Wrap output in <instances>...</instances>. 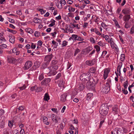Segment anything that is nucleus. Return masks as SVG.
<instances>
[{
    "label": "nucleus",
    "instance_id": "f257e3e1",
    "mask_svg": "<svg viewBox=\"0 0 134 134\" xmlns=\"http://www.w3.org/2000/svg\"><path fill=\"white\" fill-rule=\"evenodd\" d=\"M109 108L106 104H102L100 108L99 112L100 114L103 116L106 115L108 113Z\"/></svg>",
    "mask_w": 134,
    "mask_h": 134
},
{
    "label": "nucleus",
    "instance_id": "f03ea898",
    "mask_svg": "<svg viewBox=\"0 0 134 134\" xmlns=\"http://www.w3.org/2000/svg\"><path fill=\"white\" fill-rule=\"evenodd\" d=\"M91 78V74L88 72L83 73L80 76V80L84 82L88 81Z\"/></svg>",
    "mask_w": 134,
    "mask_h": 134
},
{
    "label": "nucleus",
    "instance_id": "7ed1b4c3",
    "mask_svg": "<svg viewBox=\"0 0 134 134\" xmlns=\"http://www.w3.org/2000/svg\"><path fill=\"white\" fill-rule=\"evenodd\" d=\"M95 83V81H94L93 78H92L90 79V80L88 81L86 84L87 88L90 90L93 89L94 88V86Z\"/></svg>",
    "mask_w": 134,
    "mask_h": 134
},
{
    "label": "nucleus",
    "instance_id": "20e7f679",
    "mask_svg": "<svg viewBox=\"0 0 134 134\" xmlns=\"http://www.w3.org/2000/svg\"><path fill=\"white\" fill-rule=\"evenodd\" d=\"M110 71V69L108 68H106L104 69L103 78L104 80H106L108 77V74Z\"/></svg>",
    "mask_w": 134,
    "mask_h": 134
},
{
    "label": "nucleus",
    "instance_id": "39448f33",
    "mask_svg": "<svg viewBox=\"0 0 134 134\" xmlns=\"http://www.w3.org/2000/svg\"><path fill=\"white\" fill-rule=\"evenodd\" d=\"M32 63L31 61H27L25 64L24 69H28L32 66Z\"/></svg>",
    "mask_w": 134,
    "mask_h": 134
},
{
    "label": "nucleus",
    "instance_id": "423d86ee",
    "mask_svg": "<svg viewBox=\"0 0 134 134\" xmlns=\"http://www.w3.org/2000/svg\"><path fill=\"white\" fill-rule=\"evenodd\" d=\"M8 62L10 63H15L16 59L14 58L11 56H8L7 57Z\"/></svg>",
    "mask_w": 134,
    "mask_h": 134
},
{
    "label": "nucleus",
    "instance_id": "0eeeda50",
    "mask_svg": "<svg viewBox=\"0 0 134 134\" xmlns=\"http://www.w3.org/2000/svg\"><path fill=\"white\" fill-rule=\"evenodd\" d=\"M96 60L95 59H92L91 60H87L85 63L88 65L92 66L94 65L96 63Z\"/></svg>",
    "mask_w": 134,
    "mask_h": 134
},
{
    "label": "nucleus",
    "instance_id": "6e6552de",
    "mask_svg": "<svg viewBox=\"0 0 134 134\" xmlns=\"http://www.w3.org/2000/svg\"><path fill=\"white\" fill-rule=\"evenodd\" d=\"M122 12L124 14H130L131 10L130 7H127L124 8L122 10Z\"/></svg>",
    "mask_w": 134,
    "mask_h": 134
},
{
    "label": "nucleus",
    "instance_id": "1a4fd4ad",
    "mask_svg": "<svg viewBox=\"0 0 134 134\" xmlns=\"http://www.w3.org/2000/svg\"><path fill=\"white\" fill-rule=\"evenodd\" d=\"M53 57V56L52 54L47 55L44 58L45 61L48 63H49Z\"/></svg>",
    "mask_w": 134,
    "mask_h": 134
},
{
    "label": "nucleus",
    "instance_id": "9d476101",
    "mask_svg": "<svg viewBox=\"0 0 134 134\" xmlns=\"http://www.w3.org/2000/svg\"><path fill=\"white\" fill-rule=\"evenodd\" d=\"M118 108L117 105H114L112 108V112L114 114H116L118 113Z\"/></svg>",
    "mask_w": 134,
    "mask_h": 134
},
{
    "label": "nucleus",
    "instance_id": "9b49d317",
    "mask_svg": "<svg viewBox=\"0 0 134 134\" xmlns=\"http://www.w3.org/2000/svg\"><path fill=\"white\" fill-rule=\"evenodd\" d=\"M3 134H12V131L8 128L4 129L3 130Z\"/></svg>",
    "mask_w": 134,
    "mask_h": 134
},
{
    "label": "nucleus",
    "instance_id": "f8f14e48",
    "mask_svg": "<svg viewBox=\"0 0 134 134\" xmlns=\"http://www.w3.org/2000/svg\"><path fill=\"white\" fill-rule=\"evenodd\" d=\"M51 80V79L50 78H45L41 82V84L42 85H45L49 82Z\"/></svg>",
    "mask_w": 134,
    "mask_h": 134
},
{
    "label": "nucleus",
    "instance_id": "ddd939ff",
    "mask_svg": "<svg viewBox=\"0 0 134 134\" xmlns=\"http://www.w3.org/2000/svg\"><path fill=\"white\" fill-rule=\"evenodd\" d=\"M122 62H120L118 64L117 68V71L118 73H117V74L119 76H120L121 75V68L122 67Z\"/></svg>",
    "mask_w": 134,
    "mask_h": 134
},
{
    "label": "nucleus",
    "instance_id": "4468645a",
    "mask_svg": "<svg viewBox=\"0 0 134 134\" xmlns=\"http://www.w3.org/2000/svg\"><path fill=\"white\" fill-rule=\"evenodd\" d=\"M48 68L51 71H54L58 69V66L57 65L51 66Z\"/></svg>",
    "mask_w": 134,
    "mask_h": 134
},
{
    "label": "nucleus",
    "instance_id": "2eb2a0df",
    "mask_svg": "<svg viewBox=\"0 0 134 134\" xmlns=\"http://www.w3.org/2000/svg\"><path fill=\"white\" fill-rule=\"evenodd\" d=\"M9 42L12 43H14L15 40V38L14 36L12 35H9Z\"/></svg>",
    "mask_w": 134,
    "mask_h": 134
},
{
    "label": "nucleus",
    "instance_id": "dca6fc26",
    "mask_svg": "<svg viewBox=\"0 0 134 134\" xmlns=\"http://www.w3.org/2000/svg\"><path fill=\"white\" fill-rule=\"evenodd\" d=\"M52 121L53 122H55V123H57L58 122V120L57 119V117L56 115L52 114Z\"/></svg>",
    "mask_w": 134,
    "mask_h": 134
},
{
    "label": "nucleus",
    "instance_id": "f3484780",
    "mask_svg": "<svg viewBox=\"0 0 134 134\" xmlns=\"http://www.w3.org/2000/svg\"><path fill=\"white\" fill-rule=\"evenodd\" d=\"M85 88V84L84 83H80L78 86V89L80 91H82Z\"/></svg>",
    "mask_w": 134,
    "mask_h": 134
},
{
    "label": "nucleus",
    "instance_id": "a211bd4d",
    "mask_svg": "<svg viewBox=\"0 0 134 134\" xmlns=\"http://www.w3.org/2000/svg\"><path fill=\"white\" fill-rule=\"evenodd\" d=\"M33 21L34 23L39 24H41L42 23L41 20L35 17L34 18Z\"/></svg>",
    "mask_w": 134,
    "mask_h": 134
},
{
    "label": "nucleus",
    "instance_id": "6ab92c4d",
    "mask_svg": "<svg viewBox=\"0 0 134 134\" xmlns=\"http://www.w3.org/2000/svg\"><path fill=\"white\" fill-rule=\"evenodd\" d=\"M96 68L94 67H92L91 68H90L87 72L90 73L94 74L96 72Z\"/></svg>",
    "mask_w": 134,
    "mask_h": 134
},
{
    "label": "nucleus",
    "instance_id": "aec40b11",
    "mask_svg": "<svg viewBox=\"0 0 134 134\" xmlns=\"http://www.w3.org/2000/svg\"><path fill=\"white\" fill-rule=\"evenodd\" d=\"M58 84L59 87H63L65 84V82L63 80H60L58 81Z\"/></svg>",
    "mask_w": 134,
    "mask_h": 134
},
{
    "label": "nucleus",
    "instance_id": "412c9836",
    "mask_svg": "<svg viewBox=\"0 0 134 134\" xmlns=\"http://www.w3.org/2000/svg\"><path fill=\"white\" fill-rule=\"evenodd\" d=\"M43 121L44 123L46 125H48L49 124V122L48 121V118L46 116L43 117Z\"/></svg>",
    "mask_w": 134,
    "mask_h": 134
},
{
    "label": "nucleus",
    "instance_id": "4be33fe9",
    "mask_svg": "<svg viewBox=\"0 0 134 134\" xmlns=\"http://www.w3.org/2000/svg\"><path fill=\"white\" fill-rule=\"evenodd\" d=\"M66 93L62 94L60 97V99L63 102H65L66 100V97L67 96Z\"/></svg>",
    "mask_w": 134,
    "mask_h": 134
},
{
    "label": "nucleus",
    "instance_id": "5701e85b",
    "mask_svg": "<svg viewBox=\"0 0 134 134\" xmlns=\"http://www.w3.org/2000/svg\"><path fill=\"white\" fill-rule=\"evenodd\" d=\"M110 87L109 86H106L105 85L103 89V92L105 93L108 92L110 90Z\"/></svg>",
    "mask_w": 134,
    "mask_h": 134
},
{
    "label": "nucleus",
    "instance_id": "b1692460",
    "mask_svg": "<svg viewBox=\"0 0 134 134\" xmlns=\"http://www.w3.org/2000/svg\"><path fill=\"white\" fill-rule=\"evenodd\" d=\"M77 37V35H76L73 34L71 35V36L69 38V40H71L73 41H75L76 40Z\"/></svg>",
    "mask_w": 134,
    "mask_h": 134
},
{
    "label": "nucleus",
    "instance_id": "393cba45",
    "mask_svg": "<svg viewBox=\"0 0 134 134\" xmlns=\"http://www.w3.org/2000/svg\"><path fill=\"white\" fill-rule=\"evenodd\" d=\"M130 18V17L129 15H125L123 18L124 20L125 21H128Z\"/></svg>",
    "mask_w": 134,
    "mask_h": 134
},
{
    "label": "nucleus",
    "instance_id": "a878e982",
    "mask_svg": "<svg viewBox=\"0 0 134 134\" xmlns=\"http://www.w3.org/2000/svg\"><path fill=\"white\" fill-rule=\"evenodd\" d=\"M57 73V72L56 71H50L49 73H47V75L48 76H54Z\"/></svg>",
    "mask_w": 134,
    "mask_h": 134
},
{
    "label": "nucleus",
    "instance_id": "bb28decb",
    "mask_svg": "<svg viewBox=\"0 0 134 134\" xmlns=\"http://www.w3.org/2000/svg\"><path fill=\"white\" fill-rule=\"evenodd\" d=\"M40 64L37 61L35 62L34 63V65L33 66V67L35 69H37L40 66Z\"/></svg>",
    "mask_w": 134,
    "mask_h": 134
},
{
    "label": "nucleus",
    "instance_id": "cd10ccee",
    "mask_svg": "<svg viewBox=\"0 0 134 134\" xmlns=\"http://www.w3.org/2000/svg\"><path fill=\"white\" fill-rule=\"evenodd\" d=\"M107 82L105 85L106 86L110 87L111 85V80L110 78H108L107 79Z\"/></svg>",
    "mask_w": 134,
    "mask_h": 134
},
{
    "label": "nucleus",
    "instance_id": "c85d7f7f",
    "mask_svg": "<svg viewBox=\"0 0 134 134\" xmlns=\"http://www.w3.org/2000/svg\"><path fill=\"white\" fill-rule=\"evenodd\" d=\"M44 78V74L43 73H40L38 77V80L40 81H41Z\"/></svg>",
    "mask_w": 134,
    "mask_h": 134
},
{
    "label": "nucleus",
    "instance_id": "c756f323",
    "mask_svg": "<svg viewBox=\"0 0 134 134\" xmlns=\"http://www.w3.org/2000/svg\"><path fill=\"white\" fill-rule=\"evenodd\" d=\"M111 40H113L112 38H110V44L112 48H114L115 46H116V45L114 43L113 41H112Z\"/></svg>",
    "mask_w": 134,
    "mask_h": 134
},
{
    "label": "nucleus",
    "instance_id": "7c9ffc66",
    "mask_svg": "<svg viewBox=\"0 0 134 134\" xmlns=\"http://www.w3.org/2000/svg\"><path fill=\"white\" fill-rule=\"evenodd\" d=\"M49 97L47 93H46L44 96V99L46 101H48V100L49 99Z\"/></svg>",
    "mask_w": 134,
    "mask_h": 134
},
{
    "label": "nucleus",
    "instance_id": "2f4dec72",
    "mask_svg": "<svg viewBox=\"0 0 134 134\" xmlns=\"http://www.w3.org/2000/svg\"><path fill=\"white\" fill-rule=\"evenodd\" d=\"M94 48L96 49L97 52L99 53V52L100 50V48L99 46L98 45H96L94 46Z\"/></svg>",
    "mask_w": 134,
    "mask_h": 134
},
{
    "label": "nucleus",
    "instance_id": "473e14b6",
    "mask_svg": "<svg viewBox=\"0 0 134 134\" xmlns=\"http://www.w3.org/2000/svg\"><path fill=\"white\" fill-rule=\"evenodd\" d=\"M25 30L26 32L31 34L34 33L33 30L30 28H26Z\"/></svg>",
    "mask_w": 134,
    "mask_h": 134
},
{
    "label": "nucleus",
    "instance_id": "72a5a7b5",
    "mask_svg": "<svg viewBox=\"0 0 134 134\" xmlns=\"http://www.w3.org/2000/svg\"><path fill=\"white\" fill-rule=\"evenodd\" d=\"M93 96V94L92 93H88L87 95V99L89 100Z\"/></svg>",
    "mask_w": 134,
    "mask_h": 134
},
{
    "label": "nucleus",
    "instance_id": "f704fd0d",
    "mask_svg": "<svg viewBox=\"0 0 134 134\" xmlns=\"http://www.w3.org/2000/svg\"><path fill=\"white\" fill-rule=\"evenodd\" d=\"M125 59V55L124 54H121V55L120 60L122 62H124Z\"/></svg>",
    "mask_w": 134,
    "mask_h": 134
},
{
    "label": "nucleus",
    "instance_id": "c9c22d12",
    "mask_svg": "<svg viewBox=\"0 0 134 134\" xmlns=\"http://www.w3.org/2000/svg\"><path fill=\"white\" fill-rule=\"evenodd\" d=\"M128 80H127L123 83V86L125 89L127 88V87L128 86Z\"/></svg>",
    "mask_w": 134,
    "mask_h": 134
},
{
    "label": "nucleus",
    "instance_id": "e433bc0d",
    "mask_svg": "<svg viewBox=\"0 0 134 134\" xmlns=\"http://www.w3.org/2000/svg\"><path fill=\"white\" fill-rule=\"evenodd\" d=\"M17 49V48H14L12 51L13 52L15 53H16V55H18L20 53V52L19 51H16V50Z\"/></svg>",
    "mask_w": 134,
    "mask_h": 134
},
{
    "label": "nucleus",
    "instance_id": "4c0bfd02",
    "mask_svg": "<svg viewBox=\"0 0 134 134\" xmlns=\"http://www.w3.org/2000/svg\"><path fill=\"white\" fill-rule=\"evenodd\" d=\"M56 5L57 7L60 9H61L62 8V5L60 4L59 2H57L56 3Z\"/></svg>",
    "mask_w": 134,
    "mask_h": 134
},
{
    "label": "nucleus",
    "instance_id": "58836bf2",
    "mask_svg": "<svg viewBox=\"0 0 134 134\" xmlns=\"http://www.w3.org/2000/svg\"><path fill=\"white\" fill-rule=\"evenodd\" d=\"M7 30L8 31L12 33L13 34H15L17 33V31H16L11 30L9 28L7 29Z\"/></svg>",
    "mask_w": 134,
    "mask_h": 134
},
{
    "label": "nucleus",
    "instance_id": "ea45409f",
    "mask_svg": "<svg viewBox=\"0 0 134 134\" xmlns=\"http://www.w3.org/2000/svg\"><path fill=\"white\" fill-rule=\"evenodd\" d=\"M52 43L55 46L54 48H56L58 45V43L54 40H53L52 41Z\"/></svg>",
    "mask_w": 134,
    "mask_h": 134
},
{
    "label": "nucleus",
    "instance_id": "a19ab883",
    "mask_svg": "<svg viewBox=\"0 0 134 134\" xmlns=\"http://www.w3.org/2000/svg\"><path fill=\"white\" fill-rule=\"evenodd\" d=\"M72 27L73 28H76L77 29H80V26L79 24H73L72 25Z\"/></svg>",
    "mask_w": 134,
    "mask_h": 134
},
{
    "label": "nucleus",
    "instance_id": "79ce46f5",
    "mask_svg": "<svg viewBox=\"0 0 134 134\" xmlns=\"http://www.w3.org/2000/svg\"><path fill=\"white\" fill-rule=\"evenodd\" d=\"M81 50L79 48H76L75 50V53L74 54V56H75Z\"/></svg>",
    "mask_w": 134,
    "mask_h": 134
},
{
    "label": "nucleus",
    "instance_id": "37998d69",
    "mask_svg": "<svg viewBox=\"0 0 134 134\" xmlns=\"http://www.w3.org/2000/svg\"><path fill=\"white\" fill-rule=\"evenodd\" d=\"M97 44L98 45L102 47H104L105 46V44L104 43H103L100 41L98 42L97 43Z\"/></svg>",
    "mask_w": 134,
    "mask_h": 134
},
{
    "label": "nucleus",
    "instance_id": "c03bdc74",
    "mask_svg": "<svg viewBox=\"0 0 134 134\" xmlns=\"http://www.w3.org/2000/svg\"><path fill=\"white\" fill-rule=\"evenodd\" d=\"M68 42L65 41H63L62 44V47H63L67 45Z\"/></svg>",
    "mask_w": 134,
    "mask_h": 134
},
{
    "label": "nucleus",
    "instance_id": "a18cd8bd",
    "mask_svg": "<svg viewBox=\"0 0 134 134\" xmlns=\"http://www.w3.org/2000/svg\"><path fill=\"white\" fill-rule=\"evenodd\" d=\"M49 63H48L47 62L43 63L42 65V67L43 69L46 68L47 67V65Z\"/></svg>",
    "mask_w": 134,
    "mask_h": 134
},
{
    "label": "nucleus",
    "instance_id": "49530a36",
    "mask_svg": "<svg viewBox=\"0 0 134 134\" xmlns=\"http://www.w3.org/2000/svg\"><path fill=\"white\" fill-rule=\"evenodd\" d=\"M84 40V39L83 38H82L81 37L79 36H78L77 35V39L76 40L80 41H83Z\"/></svg>",
    "mask_w": 134,
    "mask_h": 134
},
{
    "label": "nucleus",
    "instance_id": "de8ad7c7",
    "mask_svg": "<svg viewBox=\"0 0 134 134\" xmlns=\"http://www.w3.org/2000/svg\"><path fill=\"white\" fill-rule=\"evenodd\" d=\"M7 46L5 44H3L0 45V49H3L7 47Z\"/></svg>",
    "mask_w": 134,
    "mask_h": 134
},
{
    "label": "nucleus",
    "instance_id": "09e8293b",
    "mask_svg": "<svg viewBox=\"0 0 134 134\" xmlns=\"http://www.w3.org/2000/svg\"><path fill=\"white\" fill-rule=\"evenodd\" d=\"M114 22L116 26L118 28H120V27L119 25V24L118 22L116 20H114Z\"/></svg>",
    "mask_w": 134,
    "mask_h": 134
},
{
    "label": "nucleus",
    "instance_id": "8fccbe9b",
    "mask_svg": "<svg viewBox=\"0 0 134 134\" xmlns=\"http://www.w3.org/2000/svg\"><path fill=\"white\" fill-rule=\"evenodd\" d=\"M13 121H8V125L10 127H12L13 126Z\"/></svg>",
    "mask_w": 134,
    "mask_h": 134
},
{
    "label": "nucleus",
    "instance_id": "3c124183",
    "mask_svg": "<svg viewBox=\"0 0 134 134\" xmlns=\"http://www.w3.org/2000/svg\"><path fill=\"white\" fill-rule=\"evenodd\" d=\"M37 88V86L35 85L34 86L31 87L30 88V90L32 91H35L36 92V89Z\"/></svg>",
    "mask_w": 134,
    "mask_h": 134
},
{
    "label": "nucleus",
    "instance_id": "603ef678",
    "mask_svg": "<svg viewBox=\"0 0 134 134\" xmlns=\"http://www.w3.org/2000/svg\"><path fill=\"white\" fill-rule=\"evenodd\" d=\"M40 33L38 31H36L35 32L34 35L35 37H38L40 35Z\"/></svg>",
    "mask_w": 134,
    "mask_h": 134
},
{
    "label": "nucleus",
    "instance_id": "864d4df0",
    "mask_svg": "<svg viewBox=\"0 0 134 134\" xmlns=\"http://www.w3.org/2000/svg\"><path fill=\"white\" fill-rule=\"evenodd\" d=\"M130 33L131 34L134 33V25L132 26L130 29Z\"/></svg>",
    "mask_w": 134,
    "mask_h": 134
},
{
    "label": "nucleus",
    "instance_id": "5fc2aeb1",
    "mask_svg": "<svg viewBox=\"0 0 134 134\" xmlns=\"http://www.w3.org/2000/svg\"><path fill=\"white\" fill-rule=\"evenodd\" d=\"M95 30H95V32L96 34L99 36H100L101 35V33L99 31H98L97 29L96 28H95Z\"/></svg>",
    "mask_w": 134,
    "mask_h": 134
},
{
    "label": "nucleus",
    "instance_id": "6e6d98bb",
    "mask_svg": "<svg viewBox=\"0 0 134 134\" xmlns=\"http://www.w3.org/2000/svg\"><path fill=\"white\" fill-rule=\"evenodd\" d=\"M38 11L40 12L41 14H44L46 12V10H44L43 9H39Z\"/></svg>",
    "mask_w": 134,
    "mask_h": 134
},
{
    "label": "nucleus",
    "instance_id": "4d7b16f0",
    "mask_svg": "<svg viewBox=\"0 0 134 134\" xmlns=\"http://www.w3.org/2000/svg\"><path fill=\"white\" fill-rule=\"evenodd\" d=\"M42 90V88L41 87H37L36 89V92H39L41 91Z\"/></svg>",
    "mask_w": 134,
    "mask_h": 134
},
{
    "label": "nucleus",
    "instance_id": "13d9d810",
    "mask_svg": "<svg viewBox=\"0 0 134 134\" xmlns=\"http://www.w3.org/2000/svg\"><path fill=\"white\" fill-rule=\"evenodd\" d=\"M67 28H68L67 29L68 32H70V33H72L73 32V30L71 27H70L69 28H68L67 27Z\"/></svg>",
    "mask_w": 134,
    "mask_h": 134
},
{
    "label": "nucleus",
    "instance_id": "bf43d9fd",
    "mask_svg": "<svg viewBox=\"0 0 134 134\" xmlns=\"http://www.w3.org/2000/svg\"><path fill=\"white\" fill-rule=\"evenodd\" d=\"M90 40L91 42L94 44L95 43V41L94 38L92 37H91L90 38Z\"/></svg>",
    "mask_w": 134,
    "mask_h": 134
},
{
    "label": "nucleus",
    "instance_id": "052dcab7",
    "mask_svg": "<svg viewBox=\"0 0 134 134\" xmlns=\"http://www.w3.org/2000/svg\"><path fill=\"white\" fill-rule=\"evenodd\" d=\"M68 10L69 12H74L75 10V9L72 7H71L70 8L69 7L68 8Z\"/></svg>",
    "mask_w": 134,
    "mask_h": 134
},
{
    "label": "nucleus",
    "instance_id": "680f3d73",
    "mask_svg": "<svg viewBox=\"0 0 134 134\" xmlns=\"http://www.w3.org/2000/svg\"><path fill=\"white\" fill-rule=\"evenodd\" d=\"M95 52V50L93 49L89 54V57H91L92 54H94Z\"/></svg>",
    "mask_w": 134,
    "mask_h": 134
},
{
    "label": "nucleus",
    "instance_id": "e2e57ef3",
    "mask_svg": "<svg viewBox=\"0 0 134 134\" xmlns=\"http://www.w3.org/2000/svg\"><path fill=\"white\" fill-rule=\"evenodd\" d=\"M61 73H59L55 77V80H57L59 79L61 76Z\"/></svg>",
    "mask_w": 134,
    "mask_h": 134
},
{
    "label": "nucleus",
    "instance_id": "0e129e2a",
    "mask_svg": "<svg viewBox=\"0 0 134 134\" xmlns=\"http://www.w3.org/2000/svg\"><path fill=\"white\" fill-rule=\"evenodd\" d=\"M57 62L55 60H53L52 61L51 65L54 66L57 63Z\"/></svg>",
    "mask_w": 134,
    "mask_h": 134
},
{
    "label": "nucleus",
    "instance_id": "69168bd1",
    "mask_svg": "<svg viewBox=\"0 0 134 134\" xmlns=\"http://www.w3.org/2000/svg\"><path fill=\"white\" fill-rule=\"evenodd\" d=\"M109 36L107 35H105L104 37V38H105V40L106 41H108L109 43L110 42V41L109 40Z\"/></svg>",
    "mask_w": 134,
    "mask_h": 134
},
{
    "label": "nucleus",
    "instance_id": "338daca9",
    "mask_svg": "<svg viewBox=\"0 0 134 134\" xmlns=\"http://www.w3.org/2000/svg\"><path fill=\"white\" fill-rule=\"evenodd\" d=\"M101 26L103 28L105 29L107 27V26L104 22H102L101 24Z\"/></svg>",
    "mask_w": 134,
    "mask_h": 134
},
{
    "label": "nucleus",
    "instance_id": "774afa93",
    "mask_svg": "<svg viewBox=\"0 0 134 134\" xmlns=\"http://www.w3.org/2000/svg\"><path fill=\"white\" fill-rule=\"evenodd\" d=\"M13 134H19L18 131L16 129L14 130L13 132Z\"/></svg>",
    "mask_w": 134,
    "mask_h": 134
}]
</instances>
